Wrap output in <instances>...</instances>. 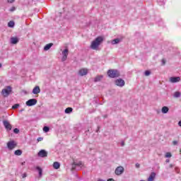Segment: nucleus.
<instances>
[{"instance_id":"obj_1","label":"nucleus","mask_w":181,"mask_h":181,"mask_svg":"<svg viewBox=\"0 0 181 181\" xmlns=\"http://www.w3.org/2000/svg\"><path fill=\"white\" fill-rule=\"evenodd\" d=\"M104 38L101 36H99L93 40L90 44V49L93 50H98V47L101 43H103Z\"/></svg>"},{"instance_id":"obj_2","label":"nucleus","mask_w":181,"mask_h":181,"mask_svg":"<svg viewBox=\"0 0 181 181\" xmlns=\"http://www.w3.org/2000/svg\"><path fill=\"white\" fill-rule=\"evenodd\" d=\"M107 76L110 77V78H115L119 77V72L115 69H110L107 71Z\"/></svg>"},{"instance_id":"obj_3","label":"nucleus","mask_w":181,"mask_h":181,"mask_svg":"<svg viewBox=\"0 0 181 181\" xmlns=\"http://www.w3.org/2000/svg\"><path fill=\"white\" fill-rule=\"evenodd\" d=\"M12 93V87L6 86L5 88L2 89L1 94L4 97L6 98L9 96V94Z\"/></svg>"},{"instance_id":"obj_4","label":"nucleus","mask_w":181,"mask_h":181,"mask_svg":"<svg viewBox=\"0 0 181 181\" xmlns=\"http://www.w3.org/2000/svg\"><path fill=\"white\" fill-rule=\"evenodd\" d=\"M17 146L18 144L15 141H10L7 143V148H8L11 151H12V149H15Z\"/></svg>"},{"instance_id":"obj_5","label":"nucleus","mask_w":181,"mask_h":181,"mask_svg":"<svg viewBox=\"0 0 181 181\" xmlns=\"http://www.w3.org/2000/svg\"><path fill=\"white\" fill-rule=\"evenodd\" d=\"M26 105L28 107H32L33 105H36L37 104V100L33 98V99H30L25 103Z\"/></svg>"},{"instance_id":"obj_6","label":"nucleus","mask_w":181,"mask_h":181,"mask_svg":"<svg viewBox=\"0 0 181 181\" xmlns=\"http://www.w3.org/2000/svg\"><path fill=\"white\" fill-rule=\"evenodd\" d=\"M115 175L119 176V175H122L124 173V167L119 166L115 169Z\"/></svg>"},{"instance_id":"obj_7","label":"nucleus","mask_w":181,"mask_h":181,"mask_svg":"<svg viewBox=\"0 0 181 181\" xmlns=\"http://www.w3.org/2000/svg\"><path fill=\"white\" fill-rule=\"evenodd\" d=\"M115 84L118 87H124L125 86V81L122 78H119L115 81Z\"/></svg>"},{"instance_id":"obj_8","label":"nucleus","mask_w":181,"mask_h":181,"mask_svg":"<svg viewBox=\"0 0 181 181\" xmlns=\"http://www.w3.org/2000/svg\"><path fill=\"white\" fill-rule=\"evenodd\" d=\"M62 62H66V60H67V56H69V49H65L63 52H62Z\"/></svg>"},{"instance_id":"obj_9","label":"nucleus","mask_w":181,"mask_h":181,"mask_svg":"<svg viewBox=\"0 0 181 181\" xmlns=\"http://www.w3.org/2000/svg\"><path fill=\"white\" fill-rule=\"evenodd\" d=\"M88 69H86V68H83V69H81L79 71H78V74L79 76H86V74H88Z\"/></svg>"},{"instance_id":"obj_10","label":"nucleus","mask_w":181,"mask_h":181,"mask_svg":"<svg viewBox=\"0 0 181 181\" xmlns=\"http://www.w3.org/2000/svg\"><path fill=\"white\" fill-rule=\"evenodd\" d=\"M3 124L6 128V129L11 131V129H12V125L11 124V123H9V122L4 120L3 122Z\"/></svg>"},{"instance_id":"obj_11","label":"nucleus","mask_w":181,"mask_h":181,"mask_svg":"<svg viewBox=\"0 0 181 181\" xmlns=\"http://www.w3.org/2000/svg\"><path fill=\"white\" fill-rule=\"evenodd\" d=\"M37 156H40V158H46L47 156V151L41 150L38 152Z\"/></svg>"},{"instance_id":"obj_12","label":"nucleus","mask_w":181,"mask_h":181,"mask_svg":"<svg viewBox=\"0 0 181 181\" xmlns=\"http://www.w3.org/2000/svg\"><path fill=\"white\" fill-rule=\"evenodd\" d=\"M170 83H179V81H180V77H179V76L170 77Z\"/></svg>"},{"instance_id":"obj_13","label":"nucleus","mask_w":181,"mask_h":181,"mask_svg":"<svg viewBox=\"0 0 181 181\" xmlns=\"http://www.w3.org/2000/svg\"><path fill=\"white\" fill-rule=\"evenodd\" d=\"M18 42H19V38H18L17 37H12L11 38V45H16Z\"/></svg>"},{"instance_id":"obj_14","label":"nucleus","mask_w":181,"mask_h":181,"mask_svg":"<svg viewBox=\"0 0 181 181\" xmlns=\"http://www.w3.org/2000/svg\"><path fill=\"white\" fill-rule=\"evenodd\" d=\"M155 177H156V173H151L150 176L148 177L147 181H153V180H155Z\"/></svg>"},{"instance_id":"obj_15","label":"nucleus","mask_w":181,"mask_h":181,"mask_svg":"<svg viewBox=\"0 0 181 181\" xmlns=\"http://www.w3.org/2000/svg\"><path fill=\"white\" fill-rule=\"evenodd\" d=\"M40 93V88L39 86H35L33 89V94H39Z\"/></svg>"},{"instance_id":"obj_16","label":"nucleus","mask_w":181,"mask_h":181,"mask_svg":"<svg viewBox=\"0 0 181 181\" xmlns=\"http://www.w3.org/2000/svg\"><path fill=\"white\" fill-rule=\"evenodd\" d=\"M161 111L163 114H168V112H169V107L164 106L162 107Z\"/></svg>"},{"instance_id":"obj_17","label":"nucleus","mask_w":181,"mask_h":181,"mask_svg":"<svg viewBox=\"0 0 181 181\" xmlns=\"http://www.w3.org/2000/svg\"><path fill=\"white\" fill-rule=\"evenodd\" d=\"M119 42H121L120 39L119 38L114 39L113 40H112V45H118Z\"/></svg>"},{"instance_id":"obj_18","label":"nucleus","mask_w":181,"mask_h":181,"mask_svg":"<svg viewBox=\"0 0 181 181\" xmlns=\"http://www.w3.org/2000/svg\"><path fill=\"white\" fill-rule=\"evenodd\" d=\"M53 168H54V169H59L60 163L59 162H54L53 163Z\"/></svg>"},{"instance_id":"obj_19","label":"nucleus","mask_w":181,"mask_h":181,"mask_svg":"<svg viewBox=\"0 0 181 181\" xmlns=\"http://www.w3.org/2000/svg\"><path fill=\"white\" fill-rule=\"evenodd\" d=\"M53 46V43H49L44 47V50H49Z\"/></svg>"},{"instance_id":"obj_20","label":"nucleus","mask_w":181,"mask_h":181,"mask_svg":"<svg viewBox=\"0 0 181 181\" xmlns=\"http://www.w3.org/2000/svg\"><path fill=\"white\" fill-rule=\"evenodd\" d=\"M36 169L39 172L40 177H42V175L43 173V170H42V168L37 166V167H36Z\"/></svg>"},{"instance_id":"obj_21","label":"nucleus","mask_w":181,"mask_h":181,"mask_svg":"<svg viewBox=\"0 0 181 181\" xmlns=\"http://www.w3.org/2000/svg\"><path fill=\"white\" fill-rule=\"evenodd\" d=\"M14 155H16V156H21V155H22V151L21 150H16L14 152Z\"/></svg>"},{"instance_id":"obj_22","label":"nucleus","mask_w":181,"mask_h":181,"mask_svg":"<svg viewBox=\"0 0 181 181\" xmlns=\"http://www.w3.org/2000/svg\"><path fill=\"white\" fill-rule=\"evenodd\" d=\"M70 112H73V108L71 107H67L65 110V114H70Z\"/></svg>"},{"instance_id":"obj_23","label":"nucleus","mask_w":181,"mask_h":181,"mask_svg":"<svg viewBox=\"0 0 181 181\" xmlns=\"http://www.w3.org/2000/svg\"><path fill=\"white\" fill-rule=\"evenodd\" d=\"M8 28H13L15 26V22L13 21H9L8 23Z\"/></svg>"},{"instance_id":"obj_24","label":"nucleus","mask_w":181,"mask_h":181,"mask_svg":"<svg viewBox=\"0 0 181 181\" xmlns=\"http://www.w3.org/2000/svg\"><path fill=\"white\" fill-rule=\"evenodd\" d=\"M180 95H181V93H180V92H179V91H177V92H175V93H174V97H175V98H178V97H180Z\"/></svg>"},{"instance_id":"obj_25","label":"nucleus","mask_w":181,"mask_h":181,"mask_svg":"<svg viewBox=\"0 0 181 181\" xmlns=\"http://www.w3.org/2000/svg\"><path fill=\"white\" fill-rule=\"evenodd\" d=\"M101 78H103V76H96L95 78V81H100Z\"/></svg>"},{"instance_id":"obj_26","label":"nucleus","mask_w":181,"mask_h":181,"mask_svg":"<svg viewBox=\"0 0 181 181\" xmlns=\"http://www.w3.org/2000/svg\"><path fill=\"white\" fill-rule=\"evenodd\" d=\"M43 131L44 132H49V131H50V128H49L48 127H44Z\"/></svg>"},{"instance_id":"obj_27","label":"nucleus","mask_w":181,"mask_h":181,"mask_svg":"<svg viewBox=\"0 0 181 181\" xmlns=\"http://www.w3.org/2000/svg\"><path fill=\"white\" fill-rule=\"evenodd\" d=\"M165 158H172V153H170V152H167L165 153Z\"/></svg>"},{"instance_id":"obj_28","label":"nucleus","mask_w":181,"mask_h":181,"mask_svg":"<svg viewBox=\"0 0 181 181\" xmlns=\"http://www.w3.org/2000/svg\"><path fill=\"white\" fill-rule=\"evenodd\" d=\"M73 165H74V166H81V165H83V163L81 161L76 163H74Z\"/></svg>"},{"instance_id":"obj_29","label":"nucleus","mask_w":181,"mask_h":181,"mask_svg":"<svg viewBox=\"0 0 181 181\" xmlns=\"http://www.w3.org/2000/svg\"><path fill=\"white\" fill-rule=\"evenodd\" d=\"M16 108H19V104H15L12 106L13 110H16Z\"/></svg>"},{"instance_id":"obj_30","label":"nucleus","mask_w":181,"mask_h":181,"mask_svg":"<svg viewBox=\"0 0 181 181\" xmlns=\"http://www.w3.org/2000/svg\"><path fill=\"white\" fill-rule=\"evenodd\" d=\"M13 132H14V134H19V129H18V128L14 129Z\"/></svg>"},{"instance_id":"obj_31","label":"nucleus","mask_w":181,"mask_h":181,"mask_svg":"<svg viewBox=\"0 0 181 181\" xmlns=\"http://www.w3.org/2000/svg\"><path fill=\"white\" fill-rule=\"evenodd\" d=\"M16 8H15V6H13V7L11 8L10 12H13V11H16Z\"/></svg>"},{"instance_id":"obj_32","label":"nucleus","mask_w":181,"mask_h":181,"mask_svg":"<svg viewBox=\"0 0 181 181\" xmlns=\"http://www.w3.org/2000/svg\"><path fill=\"white\" fill-rule=\"evenodd\" d=\"M150 74H151V71H145V76H149Z\"/></svg>"},{"instance_id":"obj_33","label":"nucleus","mask_w":181,"mask_h":181,"mask_svg":"<svg viewBox=\"0 0 181 181\" xmlns=\"http://www.w3.org/2000/svg\"><path fill=\"white\" fill-rule=\"evenodd\" d=\"M7 2L8 4H13V2H15V0H7Z\"/></svg>"},{"instance_id":"obj_34","label":"nucleus","mask_w":181,"mask_h":181,"mask_svg":"<svg viewBox=\"0 0 181 181\" xmlns=\"http://www.w3.org/2000/svg\"><path fill=\"white\" fill-rule=\"evenodd\" d=\"M37 141V142H40V141H43V139L42 137H38Z\"/></svg>"},{"instance_id":"obj_35","label":"nucleus","mask_w":181,"mask_h":181,"mask_svg":"<svg viewBox=\"0 0 181 181\" xmlns=\"http://www.w3.org/2000/svg\"><path fill=\"white\" fill-rule=\"evenodd\" d=\"M163 66H165L166 64V60L162 59Z\"/></svg>"},{"instance_id":"obj_36","label":"nucleus","mask_w":181,"mask_h":181,"mask_svg":"<svg viewBox=\"0 0 181 181\" xmlns=\"http://www.w3.org/2000/svg\"><path fill=\"white\" fill-rule=\"evenodd\" d=\"M173 145H177V141H173Z\"/></svg>"},{"instance_id":"obj_37","label":"nucleus","mask_w":181,"mask_h":181,"mask_svg":"<svg viewBox=\"0 0 181 181\" xmlns=\"http://www.w3.org/2000/svg\"><path fill=\"white\" fill-rule=\"evenodd\" d=\"M141 165L139 163H136V168H139Z\"/></svg>"},{"instance_id":"obj_38","label":"nucleus","mask_w":181,"mask_h":181,"mask_svg":"<svg viewBox=\"0 0 181 181\" xmlns=\"http://www.w3.org/2000/svg\"><path fill=\"white\" fill-rule=\"evenodd\" d=\"M28 175H26V173L23 174V179H25V177H26Z\"/></svg>"},{"instance_id":"obj_39","label":"nucleus","mask_w":181,"mask_h":181,"mask_svg":"<svg viewBox=\"0 0 181 181\" xmlns=\"http://www.w3.org/2000/svg\"><path fill=\"white\" fill-rule=\"evenodd\" d=\"M107 181H115V180L112 178H110L109 180H107Z\"/></svg>"},{"instance_id":"obj_40","label":"nucleus","mask_w":181,"mask_h":181,"mask_svg":"<svg viewBox=\"0 0 181 181\" xmlns=\"http://www.w3.org/2000/svg\"><path fill=\"white\" fill-rule=\"evenodd\" d=\"M169 168H173V164H170V165H169Z\"/></svg>"},{"instance_id":"obj_41","label":"nucleus","mask_w":181,"mask_h":181,"mask_svg":"<svg viewBox=\"0 0 181 181\" xmlns=\"http://www.w3.org/2000/svg\"><path fill=\"white\" fill-rule=\"evenodd\" d=\"M179 127H181V120L178 122Z\"/></svg>"},{"instance_id":"obj_42","label":"nucleus","mask_w":181,"mask_h":181,"mask_svg":"<svg viewBox=\"0 0 181 181\" xmlns=\"http://www.w3.org/2000/svg\"><path fill=\"white\" fill-rule=\"evenodd\" d=\"M165 162H166L167 163H169L170 160H169V159H167V160H165Z\"/></svg>"},{"instance_id":"obj_43","label":"nucleus","mask_w":181,"mask_h":181,"mask_svg":"<svg viewBox=\"0 0 181 181\" xmlns=\"http://www.w3.org/2000/svg\"><path fill=\"white\" fill-rule=\"evenodd\" d=\"M25 161H24V162H23V163H21L22 166H23V165H25Z\"/></svg>"},{"instance_id":"obj_44","label":"nucleus","mask_w":181,"mask_h":181,"mask_svg":"<svg viewBox=\"0 0 181 181\" xmlns=\"http://www.w3.org/2000/svg\"><path fill=\"white\" fill-rule=\"evenodd\" d=\"M1 67H2V64H0V69H1Z\"/></svg>"},{"instance_id":"obj_45","label":"nucleus","mask_w":181,"mask_h":181,"mask_svg":"<svg viewBox=\"0 0 181 181\" xmlns=\"http://www.w3.org/2000/svg\"><path fill=\"white\" fill-rule=\"evenodd\" d=\"M122 146H124V142H123V143H122Z\"/></svg>"},{"instance_id":"obj_46","label":"nucleus","mask_w":181,"mask_h":181,"mask_svg":"<svg viewBox=\"0 0 181 181\" xmlns=\"http://www.w3.org/2000/svg\"><path fill=\"white\" fill-rule=\"evenodd\" d=\"M98 181H104V180H99Z\"/></svg>"},{"instance_id":"obj_47","label":"nucleus","mask_w":181,"mask_h":181,"mask_svg":"<svg viewBox=\"0 0 181 181\" xmlns=\"http://www.w3.org/2000/svg\"><path fill=\"white\" fill-rule=\"evenodd\" d=\"M73 169H74V167L72 168V170H73Z\"/></svg>"},{"instance_id":"obj_48","label":"nucleus","mask_w":181,"mask_h":181,"mask_svg":"<svg viewBox=\"0 0 181 181\" xmlns=\"http://www.w3.org/2000/svg\"><path fill=\"white\" fill-rule=\"evenodd\" d=\"M141 181H144V180H141Z\"/></svg>"}]
</instances>
